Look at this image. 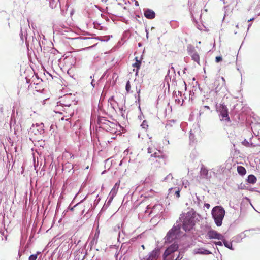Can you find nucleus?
I'll use <instances>...</instances> for the list:
<instances>
[{
    "instance_id": "nucleus-5",
    "label": "nucleus",
    "mask_w": 260,
    "mask_h": 260,
    "mask_svg": "<svg viewBox=\"0 0 260 260\" xmlns=\"http://www.w3.org/2000/svg\"><path fill=\"white\" fill-rule=\"evenodd\" d=\"M161 247L155 248L149 255L148 257L144 258L143 260H157L160 256Z\"/></svg>"
},
{
    "instance_id": "nucleus-29",
    "label": "nucleus",
    "mask_w": 260,
    "mask_h": 260,
    "mask_svg": "<svg viewBox=\"0 0 260 260\" xmlns=\"http://www.w3.org/2000/svg\"><path fill=\"white\" fill-rule=\"evenodd\" d=\"M125 89L127 92H129L131 89V84L129 81H127L125 85Z\"/></svg>"
},
{
    "instance_id": "nucleus-34",
    "label": "nucleus",
    "mask_w": 260,
    "mask_h": 260,
    "mask_svg": "<svg viewBox=\"0 0 260 260\" xmlns=\"http://www.w3.org/2000/svg\"><path fill=\"white\" fill-rule=\"evenodd\" d=\"M79 204H80V203H78L76 204L75 205H74V206L73 207H70V206L68 207V209H69V210H71V211H73L74 208L76 206H78Z\"/></svg>"
},
{
    "instance_id": "nucleus-35",
    "label": "nucleus",
    "mask_w": 260,
    "mask_h": 260,
    "mask_svg": "<svg viewBox=\"0 0 260 260\" xmlns=\"http://www.w3.org/2000/svg\"><path fill=\"white\" fill-rule=\"evenodd\" d=\"M222 60V57L221 56H217L216 57V61L219 62Z\"/></svg>"
},
{
    "instance_id": "nucleus-49",
    "label": "nucleus",
    "mask_w": 260,
    "mask_h": 260,
    "mask_svg": "<svg viewBox=\"0 0 260 260\" xmlns=\"http://www.w3.org/2000/svg\"><path fill=\"white\" fill-rule=\"evenodd\" d=\"M171 178V179L173 178V177H172L171 175H169L167 178Z\"/></svg>"
},
{
    "instance_id": "nucleus-40",
    "label": "nucleus",
    "mask_w": 260,
    "mask_h": 260,
    "mask_svg": "<svg viewBox=\"0 0 260 260\" xmlns=\"http://www.w3.org/2000/svg\"><path fill=\"white\" fill-rule=\"evenodd\" d=\"M140 89H137V93L138 94V101H139L140 100Z\"/></svg>"
},
{
    "instance_id": "nucleus-20",
    "label": "nucleus",
    "mask_w": 260,
    "mask_h": 260,
    "mask_svg": "<svg viewBox=\"0 0 260 260\" xmlns=\"http://www.w3.org/2000/svg\"><path fill=\"white\" fill-rule=\"evenodd\" d=\"M256 178L253 175H250L248 176L247 181L251 184H254L256 182Z\"/></svg>"
},
{
    "instance_id": "nucleus-26",
    "label": "nucleus",
    "mask_w": 260,
    "mask_h": 260,
    "mask_svg": "<svg viewBox=\"0 0 260 260\" xmlns=\"http://www.w3.org/2000/svg\"><path fill=\"white\" fill-rule=\"evenodd\" d=\"M39 254H41V252L38 251L36 254L30 255L29 256L28 260H36Z\"/></svg>"
},
{
    "instance_id": "nucleus-54",
    "label": "nucleus",
    "mask_w": 260,
    "mask_h": 260,
    "mask_svg": "<svg viewBox=\"0 0 260 260\" xmlns=\"http://www.w3.org/2000/svg\"><path fill=\"white\" fill-rule=\"evenodd\" d=\"M122 160H121V161L120 162V163H119V166H121V165H122Z\"/></svg>"
},
{
    "instance_id": "nucleus-10",
    "label": "nucleus",
    "mask_w": 260,
    "mask_h": 260,
    "mask_svg": "<svg viewBox=\"0 0 260 260\" xmlns=\"http://www.w3.org/2000/svg\"><path fill=\"white\" fill-rule=\"evenodd\" d=\"M178 247L176 244L172 245L166 249L164 253V255H165L166 256L169 255L171 253L176 251L178 249Z\"/></svg>"
},
{
    "instance_id": "nucleus-2",
    "label": "nucleus",
    "mask_w": 260,
    "mask_h": 260,
    "mask_svg": "<svg viewBox=\"0 0 260 260\" xmlns=\"http://www.w3.org/2000/svg\"><path fill=\"white\" fill-rule=\"evenodd\" d=\"M211 214L216 225L220 226L225 214L223 208L220 206H216L212 209Z\"/></svg>"
},
{
    "instance_id": "nucleus-32",
    "label": "nucleus",
    "mask_w": 260,
    "mask_h": 260,
    "mask_svg": "<svg viewBox=\"0 0 260 260\" xmlns=\"http://www.w3.org/2000/svg\"><path fill=\"white\" fill-rule=\"evenodd\" d=\"M108 207L109 206H108L106 204H104L100 212H101L105 211Z\"/></svg>"
},
{
    "instance_id": "nucleus-37",
    "label": "nucleus",
    "mask_w": 260,
    "mask_h": 260,
    "mask_svg": "<svg viewBox=\"0 0 260 260\" xmlns=\"http://www.w3.org/2000/svg\"><path fill=\"white\" fill-rule=\"evenodd\" d=\"M95 236H96V234H95L93 239L91 241V244H93L94 242H95V243L97 242L98 238H95Z\"/></svg>"
},
{
    "instance_id": "nucleus-14",
    "label": "nucleus",
    "mask_w": 260,
    "mask_h": 260,
    "mask_svg": "<svg viewBox=\"0 0 260 260\" xmlns=\"http://www.w3.org/2000/svg\"><path fill=\"white\" fill-rule=\"evenodd\" d=\"M50 7L52 9L55 8L58 5L60 6L59 0H49Z\"/></svg>"
},
{
    "instance_id": "nucleus-62",
    "label": "nucleus",
    "mask_w": 260,
    "mask_h": 260,
    "mask_svg": "<svg viewBox=\"0 0 260 260\" xmlns=\"http://www.w3.org/2000/svg\"><path fill=\"white\" fill-rule=\"evenodd\" d=\"M84 211H85V209L83 210L82 213H83L84 212Z\"/></svg>"
},
{
    "instance_id": "nucleus-52",
    "label": "nucleus",
    "mask_w": 260,
    "mask_h": 260,
    "mask_svg": "<svg viewBox=\"0 0 260 260\" xmlns=\"http://www.w3.org/2000/svg\"><path fill=\"white\" fill-rule=\"evenodd\" d=\"M90 207L89 209L88 210V212H87V213H88L89 210H90V208L92 207V204H90Z\"/></svg>"
},
{
    "instance_id": "nucleus-46",
    "label": "nucleus",
    "mask_w": 260,
    "mask_h": 260,
    "mask_svg": "<svg viewBox=\"0 0 260 260\" xmlns=\"http://www.w3.org/2000/svg\"><path fill=\"white\" fill-rule=\"evenodd\" d=\"M148 152L149 153H151L152 152V151H151V148H149V147L148 148Z\"/></svg>"
},
{
    "instance_id": "nucleus-44",
    "label": "nucleus",
    "mask_w": 260,
    "mask_h": 260,
    "mask_svg": "<svg viewBox=\"0 0 260 260\" xmlns=\"http://www.w3.org/2000/svg\"><path fill=\"white\" fill-rule=\"evenodd\" d=\"M145 31L146 32V37L148 39V30H147V29L146 28Z\"/></svg>"
},
{
    "instance_id": "nucleus-17",
    "label": "nucleus",
    "mask_w": 260,
    "mask_h": 260,
    "mask_svg": "<svg viewBox=\"0 0 260 260\" xmlns=\"http://www.w3.org/2000/svg\"><path fill=\"white\" fill-rule=\"evenodd\" d=\"M32 38V46H33L34 48H36V47H40L41 48L40 41H38L36 38H34L33 36H30L29 38Z\"/></svg>"
},
{
    "instance_id": "nucleus-58",
    "label": "nucleus",
    "mask_w": 260,
    "mask_h": 260,
    "mask_svg": "<svg viewBox=\"0 0 260 260\" xmlns=\"http://www.w3.org/2000/svg\"><path fill=\"white\" fill-rule=\"evenodd\" d=\"M205 107L207 108V109H209V107L208 106H205Z\"/></svg>"
},
{
    "instance_id": "nucleus-45",
    "label": "nucleus",
    "mask_w": 260,
    "mask_h": 260,
    "mask_svg": "<svg viewBox=\"0 0 260 260\" xmlns=\"http://www.w3.org/2000/svg\"><path fill=\"white\" fill-rule=\"evenodd\" d=\"M135 6H139V3H138V2L137 1H135Z\"/></svg>"
},
{
    "instance_id": "nucleus-64",
    "label": "nucleus",
    "mask_w": 260,
    "mask_h": 260,
    "mask_svg": "<svg viewBox=\"0 0 260 260\" xmlns=\"http://www.w3.org/2000/svg\"><path fill=\"white\" fill-rule=\"evenodd\" d=\"M69 119H70V118H68L66 119L67 121H68Z\"/></svg>"
},
{
    "instance_id": "nucleus-57",
    "label": "nucleus",
    "mask_w": 260,
    "mask_h": 260,
    "mask_svg": "<svg viewBox=\"0 0 260 260\" xmlns=\"http://www.w3.org/2000/svg\"><path fill=\"white\" fill-rule=\"evenodd\" d=\"M142 247L143 248V249H145V247H144V246L143 245H142Z\"/></svg>"
},
{
    "instance_id": "nucleus-63",
    "label": "nucleus",
    "mask_w": 260,
    "mask_h": 260,
    "mask_svg": "<svg viewBox=\"0 0 260 260\" xmlns=\"http://www.w3.org/2000/svg\"><path fill=\"white\" fill-rule=\"evenodd\" d=\"M187 185V183H186V184H185V187H186Z\"/></svg>"
},
{
    "instance_id": "nucleus-4",
    "label": "nucleus",
    "mask_w": 260,
    "mask_h": 260,
    "mask_svg": "<svg viewBox=\"0 0 260 260\" xmlns=\"http://www.w3.org/2000/svg\"><path fill=\"white\" fill-rule=\"evenodd\" d=\"M179 228L175 226L173 227L167 234L166 238V240L168 242L171 241L174 239L177 238L179 237Z\"/></svg>"
},
{
    "instance_id": "nucleus-15",
    "label": "nucleus",
    "mask_w": 260,
    "mask_h": 260,
    "mask_svg": "<svg viewBox=\"0 0 260 260\" xmlns=\"http://www.w3.org/2000/svg\"><path fill=\"white\" fill-rule=\"evenodd\" d=\"M118 188H119V184L116 183L115 184V185L114 186V187H113V188L112 189V190H111V191L109 194L111 195L112 196L115 197V195L117 194V190H118Z\"/></svg>"
},
{
    "instance_id": "nucleus-23",
    "label": "nucleus",
    "mask_w": 260,
    "mask_h": 260,
    "mask_svg": "<svg viewBox=\"0 0 260 260\" xmlns=\"http://www.w3.org/2000/svg\"><path fill=\"white\" fill-rule=\"evenodd\" d=\"M93 24L94 25V28L97 29L99 30H104V27L101 25V24L98 23V22H94L93 23Z\"/></svg>"
},
{
    "instance_id": "nucleus-55",
    "label": "nucleus",
    "mask_w": 260,
    "mask_h": 260,
    "mask_svg": "<svg viewBox=\"0 0 260 260\" xmlns=\"http://www.w3.org/2000/svg\"><path fill=\"white\" fill-rule=\"evenodd\" d=\"M94 77V75H93V76H91L90 78V79H93L92 78Z\"/></svg>"
},
{
    "instance_id": "nucleus-21",
    "label": "nucleus",
    "mask_w": 260,
    "mask_h": 260,
    "mask_svg": "<svg viewBox=\"0 0 260 260\" xmlns=\"http://www.w3.org/2000/svg\"><path fill=\"white\" fill-rule=\"evenodd\" d=\"M237 171L241 175H244L246 173V169L242 166H238L237 167Z\"/></svg>"
},
{
    "instance_id": "nucleus-25",
    "label": "nucleus",
    "mask_w": 260,
    "mask_h": 260,
    "mask_svg": "<svg viewBox=\"0 0 260 260\" xmlns=\"http://www.w3.org/2000/svg\"><path fill=\"white\" fill-rule=\"evenodd\" d=\"M222 241H223L224 246L226 247L229 248L231 250H233V249L232 248V244L231 242H228V241L225 240L224 239Z\"/></svg>"
},
{
    "instance_id": "nucleus-51",
    "label": "nucleus",
    "mask_w": 260,
    "mask_h": 260,
    "mask_svg": "<svg viewBox=\"0 0 260 260\" xmlns=\"http://www.w3.org/2000/svg\"><path fill=\"white\" fill-rule=\"evenodd\" d=\"M70 115L71 117H72L74 115V112H73L71 113H70Z\"/></svg>"
},
{
    "instance_id": "nucleus-7",
    "label": "nucleus",
    "mask_w": 260,
    "mask_h": 260,
    "mask_svg": "<svg viewBox=\"0 0 260 260\" xmlns=\"http://www.w3.org/2000/svg\"><path fill=\"white\" fill-rule=\"evenodd\" d=\"M106 123L110 124L112 125H115L113 122H111L108 120L106 117L103 116H99L97 121L98 125H99V128H101Z\"/></svg>"
},
{
    "instance_id": "nucleus-61",
    "label": "nucleus",
    "mask_w": 260,
    "mask_h": 260,
    "mask_svg": "<svg viewBox=\"0 0 260 260\" xmlns=\"http://www.w3.org/2000/svg\"><path fill=\"white\" fill-rule=\"evenodd\" d=\"M2 234L3 236H4V232H3L2 233Z\"/></svg>"
},
{
    "instance_id": "nucleus-42",
    "label": "nucleus",
    "mask_w": 260,
    "mask_h": 260,
    "mask_svg": "<svg viewBox=\"0 0 260 260\" xmlns=\"http://www.w3.org/2000/svg\"><path fill=\"white\" fill-rule=\"evenodd\" d=\"M205 207L207 208V209H209L210 207V205L208 203H206L204 205Z\"/></svg>"
},
{
    "instance_id": "nucleus-53",
    "label": "nucleus",
    "mask_w": 260,
    "mask_h": 260,
    "mask_svg": "<svg viewBox=\"0 0 260 260\" xmlns=\"http://www.w3.org/2000/svg\"><path fill=\"white\" fill-rule=\"evenodd\" d=\"M34 127H35V125L32 124V127H31L30 129L32 130V128H34Z\"/></svg>"
},
{
    "instance_id": "nucleus-41",
    "label": "nucleus",
    "mask_w": 260,
    "mask_h": 260,
    "mask_svg": "<svg viewBox=\"0 0 260 260\" xmlns=\"http://www.w3.org/2000/svg\"><path fill=\"white\" fill-rule=\"evenodd\" d=\"M94 82V79H92V81L91 82V85L93 88H94L95 87V84Z\"/></svg>"
},
{
    "instance_id": "nucleus-50",
    "label": "nucleus",
    "mask_w": 260,
    "mask_h": 260,
    "mask_svg": "<svg viewBox=\"0 0 260 260\" xmlns=\"http://www.w3.org/2000/svg\"><path fill=\"white\" fill-rule=\"evenodd\" d=\"M22 36H23L22 30H21V35H20V37H21V39H23V38H22Z\"/></svg>"
},
{
    "instance_id": "nucleus-36",
    "label": "nucleus",
    "mask_w": 260,
    "mask_h": 260,
    "mask_svg": "<svg viewBox=\"0 0 260 260\" xmlns=\"http://www.w3.org/2000/svg\"><path fill=\"white\" fill-rule=\"evenodd\" d=\"M221 80L222 81V86H223L225 87L226 84H225V80L224 77H221Z\"/></svg>"
},
{
    "instance_id": "nucleus-12",
    "label": "nucleus",
    "mask_w": 260,
    "mask_h": 260,
    "mask_svg": "<svg viewBox=\"0 0 260 260\" xmlns=\"http://www.w3.org/2000/svg\"><path fill=\"white\" fill-rule=\"evenodd\" d=\"M151 157H154L155 158H158V159H156V161H159L162 158V153L160 151H158V152H155L154 153L151 155Z\"/></svg>"
},
{
    "instance_id": "nucleus-60",
    "label": "nucleus",
    "mask_w": 260,
    "mask_h": 260,
    "mask_svg": "<svg viewBox=\"0 0 260 260\" xmlns=\"http://www.w3.org/2000/svg\"><path fill=\"white\" fill-rule=\"evenodd\" d=\"M252 20H253V18L250 19V20H248V21H252Z\"/></svg>"
},
{
    "instance_id": "nucleus-27",
    "label": "nucleus",
    "mask_w": 260,
    "mask_h": 260,
    "mask_svg": "<svg viewBox=\"0 0 260 260\" xmlns=\"http://www.w3.org/2000/svg\"><path fill=\"white\" fill-rule=\"evenodd\" d=\"M59 105H61L62 106H66V107H70L71 104V103H62V101H60L59 102H57V106H59Z\"/></svg>"
},
{
    "instance_id": "nucleus-59",
    "label": "nucleus",
    "mask_w": 260,
    "mask_h": 260,
    "mask_svg": "<svg viewBox=\"0 0 260 260\" xmlns=\"http://www.w3.org/2000/svg\"><path fill=\"white\" fill-rule=\"evenodd\" d=\"M85 256H86V254L84 255V256H83V257L82 258V260H83L85 258Z\"/></svg>"
},
{
    "instance_id": "nucleus-22",
    "label": "nucleus",
    "mask_w": 260,
    "mask_h": 260,
    "mask_svg": "<svg viewBox=\"0 0 260 260\" xmlns=\"http://www.w3.org/2000/svg\"><path fill=\"white\" fill-rule=\"evenodd\" d=\"M192 59L196 62H199L200 61V57L197 52L192 53L191 54Z\"/></svg>"
},
{
    "instance_id": "nucleus-30",
    "label": "nucleus",
    "mask_w": 260,
    "mask_h": 260,
    "mask_svg": "<svg viewBox=\"0 0 260 260\" xmlns=\"http://www.w3.org/2000/svg\"><path fill=\"white\" fill-rule=\"evenodd\" d=\"M141 126H142V127L143 128H144V129H146V128L148 127V124H147V122L145 120H144V121L142 122V124H141Z\"/></svg>"
},
{
    "instance_id": "nucleus-3",
    "label": "nucleus",
    "mask_w": 260,
    "mask_h": 260,
    "mask_svg": "<svg viewBox=\"0 0 260 260\" xmlns=\"http://www.w3.org/2000/svg\"><path fill=\"white\" fill-rule=\"evenodd\" d=\"M217 110L220 113V115L221 116V120H229V117H228V109L225 105L223 104H220L219 106H217Z\"/></svg>"
},
{
    "instance_id": "nucleus-56",
    "label": "nucleus",
    "mask_w": 260,
    "mask_h": 260,
    "mask_svg": "<svg viewBox=\"0 0 260 260\" xmlns=\"http://www.w3.org/2000/svg\"><path fill=\"white\" fill-rule=\"evenodd\" d=\"M5 239L6 240H7V235L5 236Z\"/></svg>"
},
{
    "instance_id": "nucleus-19",
    "label": "nucleus",
    "mask_w": 260,
    "mask_h": 260,
    "mask_svg": "<svg viewBox=\"0 0 260 260\" xmlns=\"http://www.w3.org/2000/svg\"><path fill=\"white\" fill-rule=\"evenodd\" d=\"M175 94L176 97L179 96L178 98L176 99L175 100L177 101L179 104H182L183 101V99L182 97L181 93L179 91H175Z\"/></svg>"
},
{
    "instance_id": "nucleus-11",
    "label": "nucleus",
    "mask_w": 260,
    "mask_h": 260,
    "mask_svg": "<svg viewBox=\"0 0 260 260\" xmlns=\"http://www.w3.org/2000/svg\"><path fill=\"white\" fill-rule=\"evenodd\" d=\"M35 126L37 128V132L35 133V135L37 134H41L44 132L43 123H36Z\"/></svg>"
},
{
    "instance_id": "nucleus-33",
    "label": "nucleus",
    "mask_w": 260,
    "mask_h": 260,
    "mask_svg": "<svg viewBox=\"0 0 260 260\" xmlns=\"http://www.w3.org/2000/svg\"><path fill=\"white\" fill-rule=\"evenodd\" d=\"M107 73V71H106L104 74H103V75L101 76V77L99 79V80H98V82H99L101 80L103 79V78H104V77L106 75Z\"/></svg>"
},
{
    "instance_id": "nucleus-13",
    "label": "nucleus",
    "mask_w": 260,
    "mask_h": 260,
    "mask_svg": "<svg viewBox=\"0 0 260 260\" xmlns=\"http://www.w3.org/2000/svg\"><path fill=\"white\" fill-rule=\"evenodd\" d=\"M115 125H112L110 124L106 123V124L104 125L101 128L107 131L110 132L111 133H113L112 130L114 129V126Z\"/></svg>"
},
{
    "instance_id": "nucleus-38",
    "label": "nucleus",
    "mask_w": 260,
    "mask_h": 260,
    "mask_svg": "<svg viewBox=\"0 0 260 260\" xmlns=\"http://www.w3.org/2000/svg\"><path fill=\"white\" fill-rule=\"evenodd\" d=\"M101 17L103 18H104L107 21H108L109 20V18L105 15H104V14H101Z\"/></svg>"
},
{
    "instance_id": "nucleus-48",
    "label": "nucleus",
    "mask_w": 260,
    "mask_h": 260,
    "mask_svg": "<svg viewBox=\"0 0 260 260\" xmlns=\"http://www.w3.org/2000/svg\"><path fill=\"white\" fill-rule=\"evenodd\" d=\"M220 91V89H218V88L217 87L216 88V92H219Z\"/></svg>"
},
{
    "instance_id": "nucleus-43",
    "label": "nucleus",
    "mask_w": 260,
    "mask_h": 260,
    "mask_svg": "<svg viewBox=\"0 0 260 260\" xmlns=\"http://www.w3.org/2000/svg\"><path fill=\"white\" fill-rule=\"evenodd\" d=\"M215 244L216 245H219V246H222V243L221 242H217L215 243Z\"/></svg>"
},
{
    "instance_id": "nucleus-24",
    "label": "nucleus",
    "mask_w": 260,
    "mask_h": 260,
    "mask_svg": "<svg viewBox=\"0 0 260 260\" xmlns=\"http://www.w3.org/2000/svg\"><path fill=\"white\" fill-rule=\"evenodd\" d=\"M114 197L112 196L111 195L108 196L107 200L106 201L105 204H106L108 206H109L111 203L112 202Z\"/></svg>"
},
{
    "instance_id": "nucleus-28",
    "label": "nucleus",
    "mask_w": 260,
    "mask_h": 260,
    "mask_svg": "<svg viewBox=\"0 0 260 260\" xmlns=\"http://www.w3.org/2000/svg\"><path fill=\"white\" fill-rule=\"evenodd\" d=\"M109 36L99 37L98 39L101 41H108L109 40Z\"/></svg>"
},
{
    "instance_id": "nucleus-9",
    "label": "nucleus",
    "mask_w": 260,
    "mask_h": 260,
    "mask_svg": "<svg viewBox=\"0 0 260 260\" xmlns=\"http://www.w3.org/2000/svg\"><path fill=\"white\" fill-rule=\"evenodd\" d=\"M180 189L179 187H171L169 189V194L172 196H176V198H178L180 197Z\"/></svg>"
},
{
    "instance_id": "nucleus-16",
    "label": "nucleus",
    "mask_w": 260,
    "mask_h": 260,
    "mask_svg": "<svg viewBox=\"0 0 260 260\" xmlns=\"http://www.w3.org/2000/svg\"><path fill=\"white\" fill-rule=\"evenodd\" d=\"M135 59H136V62L134 63L133 64V66L134 67L137 68V71H136V74H138V70L140 69V68L141 67V60H139L138 59V57H135Z\"/></svg>"
},
{
    "instance_id": "nucleus-39",
    "label": "nucleus",
    "mask_w": 260,
    "mask_h": 260,
    "mask_svg": "<svg viewBox=\"0 0 260 260\" xmlns=\"http://www.w3.org/2000/svg\"><path fill=\"white\" fill-rule=\"evenodd\" d=\"M243 144L246 146H249V143L248 142H247V141L245 140L243 142H242Z\"/></svg>"
},
{
    "instance_id": "nucleus-8",
    "label": "nucleus",
    "mask_w": 260,
    "mask_h": 260,
    "mask_svg": "<svg viewBox=\"0 0 260 260\" xmlns=\"http://www.w3.org/2000/svg\"><path fill=\"white\" fill-rule=\"evenodd\" d=\"M144 15L146 18L149 19H152L155 17L154 11L148 8L144 9Z\"/></svg>"
},
{
    "instance_id": "nucleus-18",
    "label": "nucleus",
    "mask_w": 260,
    "mask_h": 260,
    "mask_svg": "<svg viewBox=\"0 0 260 260\" xmlns=\"http://www.w3.org/2000/svg\"><path fill=\"white\" fill-rule=\"evenodd\" d=\"M196 253L208 255L211 254V252L208 250L203 248H200L197 250V251H196Z\"/></svg>"
},
{
    "instance_id": "nucleus-6",
    "label": "nucleus",
    "mask_w": 260,
    "mask_h": 260,
    "mask_svg": "<svg viewBox=\"0 0 260 260\" xmlns=\"http://www.w3.org/2000/svg\"><path fill=\"white\" fill-rule=\"evenodd\" d=\"M207 236L209 239H215L218 240H223V236L218 233L217 232L214 230H210L209 231L207 234Z\"/></svg>"
},
{
    "instance_id": "nucleus-1",
    "label": "nucleus",
    "mask_w": 260,
    "mask_h": 260,
    "mask_svg": "<svg viewBox=\"0 0 260 260\" xmlns=\"http://www.w3.org/2000/svg\"><path fill=\"white\" fill-rule=\"evenodd\" d=\"M180 219L183 223V228L185 231H190L194 225V212L190 211L187 213L181 215Z\"/></svg>"
},
{
    "instance_id": "nucleus-31",
    "label": "nucleus",
    "mask_w": 260,
    "mask_h": 260,
    "mask_svg": "<svg viewBox=\"0 0 260 260\" xmlns=\"http://www.w3.org/2000/svg\"><path fill=\"white\" fill-rule=\"evenodd\" d=\"M25 38L26 45H27V47H28L29 41L28 40V35L27 34L25 35Z\"/></svg>"
},
{
    "instance_id": "nucleus-47",
    "label": "nucleus",
    "mask_w": 260,
    "mask_h": 260,
    "mask_svg": "<svg viewBox=\"0 0 260 260\" xmlns=\"http://www.w3.org/2000/svg\"><path fill=\"white\" fill-rule=\"evenodd\" d=\"M114 100V96H111L109 99V101H112V100Z\"/></svg>"
}]
</instances>
